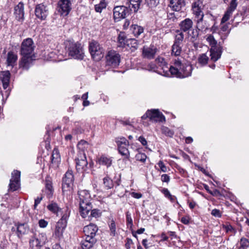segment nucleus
I'll use <instances>...</instances> for the list:
<instances>
[{
	"label": "nucleus",
	"mask_w": 249,
	"mask_h": 249,
	"mask_svg": "<svg viewBox=\"0 0 249 249\" xmlns=\"http://www.w3.org/2000/svg\"><path fill=\"white\" fill-rule=\"evenodd\" d=\"M118 40L120 47H124L127 43V39L125 34L123 33H120L118 37Z\"/></svg>",
	"instance_id": "obj_31"
},
{
	"label": "nucleus",
	"mask_w": 249,
	"mask_h": 249,
	"mask_svg": "<svg viewBox=\"0 0 249 249\" xmlns=\"http://www.w3.org/2000/svg\"><path fill=\"white\" fill-rule=\"evenodd\" d=\"M47 208L49 210L55 214H57L61 210V209L58 207V205L56 203H51L47 206Z\"/></svg>",
	"instance_id": "obj_39"
},
{
	"label": "nucleus",
	"mask_w": 249,
	"mask_h": 249,
	"mask_svg": "<svg viewBox=\"0 0 249 249\" xmlns=\"http://www.w3.org/2000/svg\"><path fill=\"white\" fill-rule=\"evenodd\" d=\"M141 118L143 124L148 121L152 122H156V109H153L147 110Z\"/></svg>",
	"instance_id": "obj_23"
},
{
	"label": "nucleus",
	"mask_w": 249,
	"mask_h": 249,
	"mask_svg": "<svg viewBox=\"0 0 249 249\" xmlns=\"http://www.w3.org/2000/svg\"><path fill=\"white\" fill-rule=\"evenodd\" d=\"M79 209L80 215L83 218H86L92 209L91 197L89 192L87 190L79 191Z\"/></svg>",
	"instance_id": "obj_3"
},
{
	"label": "nucleus",
	"mask_w": 249,
	"mask_h": 249,
	"mask_svg": "<svg viewBox=\"0 0 249 249\" xmlns=\"http://www.w3.org/2000/svg\"><path fill=\"white\" fill-rule=\"evenodd\" d=\"M20 172L14 170L12 173V178L10 180L9 187L11 191L18 190L20 185Z\"/></svg>",
	"instance_id": "obj_13"
},
{
	"label": "nucleus",
	"mask_w": 249,
	"mask_h": 249,
	"mask_svg": "<svg viewBox=\"0 0 249 249\" xmlns=\"http://www.w3.org/2000/svg\"><path fill=\"white\" fill-rule=\"evenodd\" d=\"M128 145H120L118 146L119 153L123 156L127 157L129 155L128 150Z\"/></svg>",
	"instance_id": "obj_41"
},
{
	"label": "nucleus",
	"mask_w": 249,
	"mask_h": 249,
	"mask_svg": "<svg viewBox=\"0 0 249 249\" xmlns=\"http://www.w3.org/2000/svg\"><path fill=\"white\" fill-rule=\"evenodd\" d=\"M107 4L104 0H102L99 4L95 5V10L97 12L101 13L103 9L106 8Z\"/></svg>",
	"instance_id": "obj_44"
},
{
	"label": "nucleus",
	"mask_w": 249,
	"mask_h": 249,
	"mask_svg": "<svg viewBox=\"0 0 249 249\" xmlns=\"http://www.w3.org/2000/svg\"><path fill=\"white\" fill-rule=\"evenodd\" d=\"M88 143L84 140H81L77 144L78 148L81 151H80L79 154H83V153H85L84 151L88 148Z\"/></svg>",
	"instance_id": "obj_38"
},
{
	"label": "nucleus",
	"mask_w": 249,
	"mask_h": 249,
	"mask_svg": "<svg viewBox=\"0 0 249 249\" xmlns=\"http://www.w3.org/2000/svg\"><path fill=\"white\" fill-rule=\"evenodd\" d=\"M45 188L48 197H50L53 195V191L51 181L49 180L46 181Z\"/></svg>",
	"instance_id": "obj_35"
},
{
	"label": "nucleus",
	"mask_w": 249,
	"mask_h": 249,
	"mask_svg": "<svg viewBox=\"0 0 249 249\" xmlns=\"http://www.w3.org/2000/svg\"><path fill=\"white\" fill-rule=\"evenodd\" d=\"M158 165L159 168L158 171H159L166 173L170 170V168L166 165V164L161 160L159 161Z\"/></svg>",
	"instance_id": "obj_40"
},
{
	"label": "nucleus",
	"mask_w": 249,
	"mask_h": 249,
	"mask_svg": "<svg viewBox=\"0 0 249 249\" xmlns=\"http://www.w3.org/2000/svg\"><path fill=\"white\" fill-rule=\"evenodd\" d=\"M206 40L208 42L209 45L211 46V48L219 46L216 45L217 41L215 40L214 37L211 35H209L207 37Z\"/></svg>",
	"instance_id": "obj_43"
},
{
	"label": "nucleus",
	"mask_w": 249,
	"mask_h": 249,
	"mask_svg": "<svg viewBox=\"0 0 249 249\" xmlns=\"http://www.w3.org/2000/svg\"><path fill=\"white\" fill-rule=\"evenodd\" d=\"M142 243L146 248L154 246V242H151L150 240L143 239Z\"/></svg>",
	"instance_id": "obj_57"
},
{
	"label": "nucleus",
	"mask_w": 249,
	"mask_h": 249,
	"mask_svg": "<svg viewBox=\"0 0 249 249\" xmlns=\"http://www.w3.org/2000/svg\"><path fill=\"white\" fill-rule=\"evenodd\" d=\"M131 10L124 6H118L113 9V17L115 20L119 21L128 16Z\"/></svg>",
	"instance_id": "obj_10"
},
{
	"label": "nucleus",
	"mask_w": 249,
	"mask_h": 249,
	"mask_svg": "<svg viewBox=\"0 0 249 249\" xmlns=\"http://www.w3.org/2000/svg\"><path fill=\"white\" fill-rule=\"evenodd\" d=\"M149 7H152L156 5V0H145Z\"/></svg>",
	"instance_id": "obj_63"
},
{
	"label": "nucleus",
	"mask_w": 249,
	"mask_h": 249,
	"mask_svg": "<svg viewBox=\"0 0 249 249\" xmlns=\"http://www.w3.org/2000/svg\"><path fill=\"white\" fill-rule=\"evenodd\" d=\"M34 42L31 38H28L23 41L20 51V54L22 55L19 63L20 68L25 70L29 69L34 59Z\"/></svg>",
	"instance_id": "obj_2"
},
{
	"label": "nucleus",
	"mask_w": 249,
	"mask_h": 249,
	"mask_svg": "<svg viewBox=\"0 0 249 249\" xmlns=\"http://www.w3.org/2000/svg\"><path fill=\"white\" fill-rule=\"evenodd\" d=\"M156 53V48L154 46L151 47H144L142 50V55L144 57L148 59H152Z\"/></svg>",
	"instance_id": "obj_24"
},
{
	"label": "nucleus",
	"mask_w": 249,
	"mask_h": 249,
	"mask_svg": "<svg viewBox=\"0 0 249 249\" xmlns=\"http://www.w3.org/2000/svg\"><path fill=\"white\" fill-rule=\"evenodd\" d=\"M43 198L42 196L37 197L35 200V204L34 205V209H36L38 204L40 203V201Z\"/></svg>",
	"instance_id": "obj_62"
},
{
	"label": "nucleus",
	"mask_w": 249,
	"mask_h": 249,
	"mask_svg": "<svg viewBox=\"0 0 249 249\" xmlns=\"http://www.w3.org/2000/svg\"><path fill=\"white\" fill-rule=\"evenodd\" d=\"M175 67H168L167 63L163 58H157V73L161 75L169 77L172 76L177 78H183L191 75L192 66L184 65L178 58L175 60Z\"/></svg>",
	"instance_id": "obj_1"
},
{
	"label": "nucleus",
	"mask_w": 249,
	"mask_h": 249,
	"mask_svg": "<svg viewBox=\"0 0 249 249\" xmlns=\"http://www.w3.org/2000/svg\"><path fill=\"white\" fill-rule=\"evenodd\" d=\"M222 48L220 46L211 48L210 50L211 59L213 62L218 60L221 57Z\"/></svg>",
	"instance_id": "obj_20"
},
{
	"label": "nucleus",
	"mask_w": 249,
	"mask_h": 249,
	"mask_svg": "<svg viewBox=\"0 0 249 249\" xmlns=\"http://www.w3.org/2000/svg\"><path fill=\"white\" fill-rule=\"evenodd\" d=\"M144 69L151 72H155L156 65L154 63H150L147 65Z\"/></svg>",
	"instance_id": "obj_56"
},
{
	"label": "nucleus",
	"mask_w": 249,
	"mask_h": 249,
	"mask_svg": "<svg viewBox=\"0 0 249 249\" xmlns=\"http://www.w3.org/2000/svg\"><path fill=\"white\" fill-rule=\"evenodd\" d=\"M60 160V157L58 150L54 149L52 155V162L53 163H58Z\"/></svg>",
	"instance_id": "obj_34"
},
{
	"label": "nucleus",
	"mask_w": 249,
	"mask_h": 249,
	"mask_svg": "<svg viewBox=\"0 0 249 249\" xmlns=\"http://www.w3.org/2000/svg\"><path fill=\"white\" fill-rule=\"evenodd\" d=\"M211 214L213 215L215 217H220L221 216L220 211L219 210H217L216 209L212 210V211L211 212Z\"/></svg>",
	"instance_id": "obj_61"
},
{
	"label": "nucleus",
	"mask_w": 249,
	"mask_h": 249,
	"mask_svg": "<svg viewBox=\"0 0 249 249\" xmlns=\"http://www.w3.org/2000/svg\"><path fill=\"white\" fill-rule=\"evenodd\" d=\"M222 32H225L226 35L225 36L224 38H223V36H221V38L222 39H225L226 37L227 36L228 34L229 33L228 24H226L221 26V27H220V33H222Z\"/></svg>",
	"instance_id": "obj_50"
},
{
	"label": "nucleus",
	"mask_w": 249,
	"mask_h": 249,
	"mask_svg": "<svg viewBox=\"0 0 249 249\" xmlns=\"http://www.w3.org/2000/svg\"><path fill=\"white\" fill-rule=\"evenodd\" d=\"M17 234L18 237L26 234L29 230V226L27 223H20L17 225Z\"/></svg>",
	"instance_id": "obj_25"
},
{
	"label": "nucleus",
	"mask_w": 249,
	"mask_h": 249,
	"mask_svg": "<svg viewBox=\"0 0 249 249\" xmlns=\"http://www.w3.org/2000/svg\"><path fill=\"white\" fill-rule=\"evenodd\" d=\"M74 181V176L71 170H68L62 179V189L63 192L70 191Z\"/></svg>",
	"instance_id": "obj_9"
},
{
	"label": "nucleus",
	"mask_w": 249,
	"mask_h": 249,
	"mask_svg": "<svg viewBox=\"0 0 249 249\" xmlns=\"http://www.w3.org/2000/svg\"><path fill=\"white\" fill-rule=\"evenodd\" d=\"M181 222L184 224L187 225L189 223V218L188 217H183L181 219Z\"/></svg>",
	"instance_id": "obj_64"
},
{
	"label": "nucleus",
	"mask_w": 249,
	"mask_h": 249,
	"mask_svg": "<svg viewBox=\"0 0 249 249\" xmlns=\"http://www.w3.org/2000/svg\"><path fill=\"white\" fill-rule=\"evenodd\" d=\"M160 180L163 183H165L168 184L170 182V177L167 174H163L160 176Z\"/></svg>",
	"instance_id": "obj_53"
},
{
	"label": "nucleus",
	"mask_w": 249,
	"mask_h": 249,
	"mask_svg": "<svg viewBox=\"0 0 249 249\" xmlns=\"http://www.w3.org/2000/svg\"><path fill=\"white\" fill-rule=\"evenodd\" d=\"M97 239L95 237L86 236L85 239L81 242V248L83 249H90L96 243Z\"/></svg>",
	"instance_id": "obj_17"
},
{
	"label": "nucleus",
	"mask_w": 249,
	"mask_h": 249,
	"mask_svg": "<svg viewBox=\"0 0 249 249\" xmlns=\"http://www.w3.org/2000/svg\"><path fill=\"white\" fill-rule=\"evenodd\" d=\"M118 146L120 145H128V141L124 138H120L116 140Z\"/></svg>",
	"instance_id": "obj_51"
},
{
	"label": "nucleus",
	"mask_w": 249,
	"mask_h": 249,
	"mask_svg": "<svg viewBox=\"0 0 249 249\" xmlns=\"http://www.w3.org/2000/svg\"><path fill=\"white\" fill-rule=\"evenodd\" d=\"M98 230L97 226L92 223H91L84 227L83 231L85 236H91L95 237L96 233Z\"/></svg>",
	"instance_id": "obj_18"
},
{
	"label": "nucleus",
	"mask_w": 249,
	"mask_h": 249,
	"mask_svg": "<svg viewBox=\"0 0 249 249\" xmlns=\"http://www.w3.org/2000/svg\"><path fill=\"white\" fill-rule=\"evenodd\" d=\"M98 162L101 165H106L107 167H109L111 164L112 160L110 158L107 157L105 156H102L99 158Z\"/></svg>",
	"instance_id": "obj_29"
},
{
	"label": "nucleus",
	"mask_w": 249,
	"mask_h": 249,
	"mask_svg": "<svg viewBox=\"0 0 249 249\" xmlns=\"http://www.w3.org/2000/svg\"><path fill=\"white\" fill-rule=\"evenodd\" d=\"M232 14V12L227 10L221 19V23L223 24L227 21Z\"/></svg>",
	"instance_id": "obj_48"
},
{
	"label": "nucleus",
	"mask_w": 249,
	"mask_h": 249,
	"mask_svg": "<svg viewBox=\"0 0 249 249\" xmlns=\"http://www.w3.org/2000/svg\"><path fill=\"white\" fill-rule=\"evenodd\" d=\"M126 218L127 227H132L133 226V220L131 216V214L129 212L126 213Z\"/></svg>",
	"instance_id": "obj_52"
},
{
	"label": "nucleus",
	"mask_w": 249,
	"mask_h": 249,
	"mask_svg": "<svg viewBox=\"0 0 249 249\" xmlns=\"http://www.w3.org/2000/svg\"><path fill=\"white\" fill-rule=\"evenodd\" d=\"M66 227V226L61 224L60 222H57L53 233V235L58 238L62 236Z\"/></svg>",
	"instance_id": "obj_26"
},
{
	"label": "nucleus",
	"mask_w": 249,
	"mask_h": 249,
	"mask_svg": "<svg viewBox=\"0 0 249 249\" xmlns=\"http://www.w3.org/2000/svg\"><path fill=\"white\" fill-rule=\"evenodd\" d=\"M48 225V221H46L44 219H41L39 220L38 221V225L40 228H46Z\"/></svg>",
	"instance_id": "obj_58"
},
{
	"label": "nucleus",
	"mask_w": 249,
	"mask_h": 249,
	"mask_svg": "<svg viewBox=\"0 0 249 249\" xmlns=\"http://www.w3.org/2000/svg\"><path fill=\"white\" fill-rule=\"evenodd\" d=\"M237 1V0H231L227 10L233 13L237 6L238 3Z\"/></svg>",
	"instance_id": "obj_49"
},
{
	"label": "nucleus",
	"mask_w": 249,
	"mask_h": 249,
	"mask_svg": "<svg viewBox=\"0 0 249 249\" xmlns=\"http://www.w3.org/2000/svg\"><path fill=\"white\" fill-rule=\"evenodd\" d=\"M130 30L136 37H138L143 32V28L137 24H133L130 27Z\"/></svg>",
	"instance_id": "obj_27"
},
{
	"label": "nucleus",
	"mask_w": 249,
	"mask_h": 249,
	"mask_svg": "<svg viewBox=\"0 0 249 249\" xmlns=\"http://www.w3.org/2000/svg\"><path fill=\"white\" fill-rule=\"evenodd\" d=\"M185 5V0H170L169 7L174 11H179Z\"/></svg>",
	"instance_id": "obj_19"
},
{
	"label": "nucleus",
	"mask_w": 249,
	"mask_h": 249,
	"mask_svg": "<svg viewBox=\"0 0 249 249\" xmlns=\"http://www.w3.org/2000/svg\"><path fill=\"white\" fill-rule=\"evenodd\" d=\"M193 23L191 19L186 18L179 23L180 30H179L182 32L186 33L188 36L193 39L194 41L197 37L198 33L197 30L193 28Z\"/></svg>",
	"instance_id": "obj_4"
},
{
	"label": "nucleus",
	"mask_w": 249,
	"mask_h": 249,
	"mask_svg": "<svg viewBox=\"0 0 249 249\" xmlns=\"http://www.w3.org/2000/svg\"><path fill=\"white\" fill-rule=\"evenodd\" d=\"M90 214L88 216H89V218L90 221L92 220V219L93 218H94L95 219H97L99 217H100L102 215V212L101 211L97 209H94L90 210Z\"/></svg>",
	"instance_id": "obj_30"
},
{
	"label": "nucleus",
	"mask_w": 249,
	"mask_h": 249,
	"mask_svg": "<svg viewBox=\"0 0 249 249\" xmlns=\"http://www.w3.org/2000/svg\"><path fill=\"white\" fill-rule=\"evenodd\" d=\"M106 59L107 65L115 67L120 63V55L116 51L111 50L108 52Z\"/></svg>",
	"instance_id": "obj_11"
},
{
	"label": "nucleus",
	"mask_w": 249,
	"mask_h": 249,
	"mask_svg": "<svg viewBox=\"0 0 249 249\" xmlns=\"http://www.w3.org/2000/svg\"><path fill=\"white\" fill-rule=\"evenodd\" d=\"M182 52V44L174 43L172 47L171 54L175 56H179Z\"/></svg>",
	"instance_id": "obj_28"
},
{
	"label": "nucleus",
	"mask_w": 249,
	"mask_h": 249,
	"mask_svg": "<svg viewBox=\"0 0 249 249\" xmlns=\"http://www.w3.org/2000/svg\"><path fill=\"white\" fill-rule=\"evenodd\" d=\"M71 0H59L57 3V11L61 16L66 17L71 11Z\"/></svg>",
	"instance_id": "obj_8"
},
{
	"label": "nucleus",
	"mask_w": 249,
	"mask_h": 249,
	"mask_svg": "<svg viewBox=\"0 0 249 249\" xmlns=\"http://www.w3.org/2000/svg\"><path fill=\"white\" fill-rule=\"evenodd\" d=\"M176 35L175 36V38L174 43L182 44L184 36L181 31L179 30H177Z\"/></svg>",
	"instance_id": "obj_32"
},
{
	"label": "nucleus",
	"mask_w": 249,
	"mask_h": 249,
	"mask_svg": "<svg viewBox=\"0 0 249 249\" xmlns=\"http://www.w3.org/2000/svg\"><path fill=\"white\" fill-rule=\"evenodd\" d=\"M159 190L161 191V192L164 195L165 197H166V198L168 196H171V194L169 190H168V189L164 188L159 189Z\"/></svg>",
	"instance_id": "obj_60"
},
{
	"label": "nucleus",
	"mask_w": 249,
	"mask_h": 249,
	"mask_svg": "<svg viewBox=\"0 0 249 249\" xmlns=\"http://www.w3.org/2000/svg\"><path fill=\"white\" fill-rule=\"evenodd\" d=\"M136 158L137 160L144 162L146 159V156L144 153H140L136 155Z\"/></svg>",
	"instance_id": "obj_54"
},
{
	"label": "nucleus",
	"mask_w": 249,
	"mask_h": 249,
	"mask_svg": "<svg viewBox=\"0 0 249 249\" xmlns=\"http://www.w3.org/2000/svg\"><path fill=\"white\" fill-rule=\"evenodd\" d=\"M14 16L17 20L22 22L24 19V4L20 2L14 8Z\"/></svg>",
	"instance_id": "obj_16"
},
{
	"label": "nucleus",
	"mask_w": 249,
	"mask_h": 249,
	"mask_svg": "<svg viewBox=\"0 0 249 249\" xmlns=\"http://www.w3.org/2000/svg\"><path fill=\"white\" fill-rule=\"evenodd\" d=\"M142 2V0H130V5L134 12H137L140 9Z\"/></svg>",
	"instance_id": "obj_36"
},
{
	"label": "nucleus",
	"mask_w": 249,
	"mask_h": 249,
	"mask_svg": "<svg viewBox=\"0 0 249 249\" xmlns=\"http://www.w3.org/2000/svg\"><path fill=\"white\" fill-rule=\"evenodd\" d=\"M249 247V241L245 238H242L240 241L239 249H247Z\"/></svg>",
	"instance_id": "obj_42"
},
{
	"label": "nucleus",
	"mask_w": 249,
	"mask_h": 249,
	"mask_svg": "<svg viewBox=\"0 0 249 249\" xmlns=\"http://www.w3.org/2000/svg\"><path fill=\"white\" fill-rule=\"evenodd\" d=\"M103 184L104 188L107 190L110 189L113 187L112 180L108 177H106L103 178Z\"/></svg>",
	"instance_id": "obj_33"
},
{
	"label": "nucleus",
	"mask_w": 249,
	"mask_h": 249,
	"mask_svg": "<svg viewBox=\"0 0 249 249\" xmlns=\"http://www.w3.org/2000/svg\"><path fill=\"white\" fill-rule=\"evenodd\" d=\"M47 241V237L45 232L35 234L30 239V247L31 249H41Z\"/></svg>",
	"instance_id": "obj_6"
},
{
	"label": "nucleus",
	"mask_w": 249,
	"mask_h": 249,
	"mask_svg": "<svg viewBox=\"0 0 249 249\" xmlns=\"http://www.w3.org/2000/svg\"><path fill=\"white\" fill-rule=\"evenodd\" d=\"M223 229L225 230L227 232L235 231L234 230L231 225H223Z\"/></svg>",
	"instance_id": "obj_59"
},
{
	"label": "nucleus",
	"mask_w": 249,
	"mask_h": 249,
	"mask_svg": "<svg viewBox=\"0 0 249 249\" xmlns=\"http://www.w3.org/2000/svg\"><path fill=\"white\" fill-rule=\"evenodd\" d=\"M76 167L78 170L86 171L87 168L88 161L85 153L79 154L76 159Z\"/></svg>",
	"instance_id": "obj_15"
},
{
	"label": "nucleus",
	"mask_w": 249,
	"mask_h": 249,
	"mask_svg": "<svg viewBox=\"0 0 249 249\" xmlns=\"http://www.w3.org/2000/svg\"><path fill=\"white\" fill-rule=\"evenodd\" d=\"M35 13L37 18L44 20L49 15V9L45 5L39 4L36 6Z\"/></svg>",
	"instance_id": "obj_12"
},
{
	"label": "nucleus",
	"mask_w": 249,
	"mask_h": 249,
	"mask_svg": "<svg viewBox=\"0 0 249 249\" xmlns=\"http://www.w3.org/2000/svg\"><path fill=\"white\" fill-rule=\"evenodd\" d=\"M89 50L92 57L96 61L100 60L104 56V49L95 41H92L90 42Z\"/></svg>",
	"instance_id": "obj_7"
},
{
	"label": "nucleus",
	"mask_w": 249,
	"mask_h": 249,
	"mask_svg": "<svg viewBox=\"0 0 249 249\" xmlns=\"http://www.w3.org/2000/svg\"><path fill=\"white\" fill-rule=\"evenodd\" d=\"M209 60L208 56L205 53L200 54L198 57V62L201 66H204L208 63Z\"/></svg>",
	"instance_id": "obj_37"
},
{
	"label": "nucleus",
	"mask_w": 249,
	"mask_h": 249,
	"mask_svg": "<svg viewBox=\"0 0 249 249\" xmlns=\"http://www.w3.org/2000/svg\"><path fill=\"white\" fill-rule=\"evenodd\" d=\"M11 74L9 71H3L0 73V80L2 83L4 89H5V94L7 97L9 94V89H7L9 85Z\"/></svg>",
	"instance_id": "obj_14"
},
{
	"label": "nucleus",
	"mask_w": 249,
	"mask_h": 249,
	"mask_svg": "<svg viewBox=\"0 0 249 249\" xmlns=\"http://www.w3.org/2000/svg\"><path fill=\"white\" fill-rule=\"evenodd\" d=\"M161 131L163 134L168 137H172L174 135V132L167 127L162 126Z\"/></svg>",
	"instance_id": "obj_45"
},
{
	"label": "nucleus",
	"mask_w": 249,
	"mask_h": 249,
	"mask_svg": "<svg viewBox=\"0 0 249 249\" xmlns=\"http://www.w3.org/2000/svg\"><path fill=\"white\" fill-rule=\"evenodd\" d=\"M69 56L76 59L82 60L84 57V53L81 45L78 42H70L67 46Z\"/></svg>",
	"instance_id": "obj_5"
},
{
	"label": "nucleus",
	"mask_w": 249,
	"mask_h": 249,
	"mask_svg": "<svg viewBox=\"0 0 249 249\" xmlns=\"http://www.w3.org/2000/svg\"><path fill=\"white\" fill-rule=\"evenodd\" d=\"M166 121L165 117L163 114L157 109V122L163 123Z\"/></svg>",
	"instance_id": "obj_46"
},
{
	"label": "nucleus",
	"mask_w": 249,
	"mask_h": 249,
	"mask_svg": "<svg viewBox=\"0 0 249 249\" xmlns=\"http://www.w3.org/2000/svg\"><path fill=\"white\" fill-rule=\"evenodd\" d=\"M192 9L194 14L196 15V17L197 18V24L198 27H200V24L202 23L203 20L204 14L202 11L201 10L198 5L195 2L193 4L192 6Z\"/></svg>",
	"instance_id": "obj_21"
},
{
	"label": "nucleus",
	"mask_w": 249,
	"mask_h": 249,
	"mask_svg": "<svg viewBox=\"0 0 249 249\" xmlns=\"http://www.w3.org/2000/svg\"><path fill=\"white\" fill-rule=\"evenodd\" d=\"M18 60V55L16 53L12 51H10L7 53L6 58V64L7 66L13 68L17 64Z\"/></svg>",
	"instance_id": "obj_22"
},
{
	"label": "nucleus",
	"mask_w": 249,
	"mask_h": 249,
	"mask_svg": "<svg viewBox=\"0 0 249 249\" xmlns=\"http://www.w3.org/2000/svg\"><path fill=\"white\" fill-rule=\"evenodd\" d=\"M109 230L110 231V235L114 236L116 235V225L114 220H111L110 224L109 225Z\"/></svg>",
	"instance_id": "obj_47"
},
{
	"label": "nucleus",
	"mask_w": 249,
	"mask_h": 249,
	"mask_svg": "<svg viewBox=\"0 0 249 249\" xmlns=\"http://www.w3.org/2000/svg\"><path fill=\"white\" fill-rule=\"evenodd\" d=\"M69 215L67 213L64 214L61 218L58 221L63 225L67 226V219L68 218Z\"/></svg>",
	"instance_id": "obj_55"
}]
</instances>
